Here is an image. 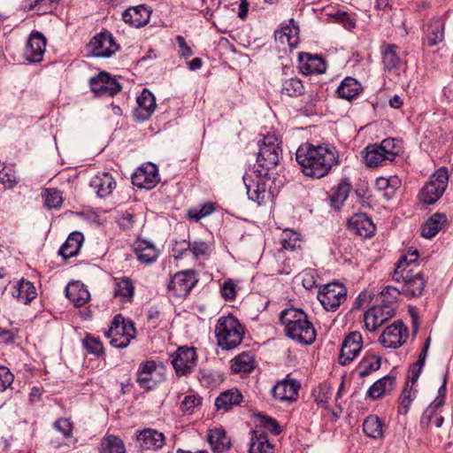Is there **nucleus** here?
<instances>
[{"label": "nucleus", "mask_w": 453, "mask_h": 453, "mask_svg": "<svg viewBox=\"0 0 453 453\" xmlns=\"http://www.w3.org/2000/svg\"><path fill=\"white\" fill-rule=\"evenodd\" d=\"M313 395L317 405L326 409L328 407V402L333 395V392L331 387L324 383L320 384L317 389L313 391Z\"/></svg>", "instance_id": "6e6d98bb"}, {"label": "nucleus", "mask_w": 453, "mask_h": 453, "mask_svg": "<svg viewBox=\"0 0 453 453\" xmlns=\"http://www.w3.org/2000/svg\"><path fill=\"white\" fill-rule=\"evenodd\" d=\"M45 49L46 38L42 33L34 31L26 43L25 58L30 63H39L43 58Z\"/></svg>", "instance_id": "aec40b11"}, {"label": "nucleus", "mask_w": 453, "mask_h": 453, "mask_svg": "<svg viewBox=\"0 0 453 453\" xmlns=\"http://www.w3.org/2000/svg\"><path fill=\"white\" fill-rule=\"evenodd\" d=\"M215 211L214 204L211 202L203 203L199 209L193 208L188 211V217L196 221L211 215Z\"/></svg>", "instance_id": "4d7b16f0"}, {"label": "nucleus", "mask_w": 453, "mask_h": 453, "mask_svg": "<svg viewBox=\"0 0 453 453\" xmlns=\"http://www.w3.org/2000/svg\"><path fill=\"white\" fill-rule=\"evenodd\" d=\"M134 294V286L129 278L115 279L114 296L122 303H130Z\"/></svg>", "instance_id": "ea45409f"}, {"label": "nucleus", "mask_w": 453, "mask_h": 453, "mask_svg": "<svg viewBox=\"0 0 453 453\" xmlns=\"http://www.w3.org/2000/svg\"><path fill=\"white\" fill-rule=\"evenodd\" d=\"M299 69L305 74L323 73L326 70L325 60L317 56L306 52L299 54Z\"/></svg>", "instance_id": "393cba45"}, {"label": "nucleus", "mask_w": 453, "mask_h": 453, "mask_svg": "<svg viewBox=\"0 0 453 453\" xmlns=\"http://www.w3.org/2000/svg\"><path fill=\"white\" fill-rule=\"evenodd\" d=\"M284 250L294 251L301 247L302 240L299 234L292 230H285L280 239Z\"/></svg>", "instance_id": "5fc2aeb1"}, {"label": "nucleus", "mask_w": 453, "mask_h": 453, "mask_svg": "<svg viewBox=\"0 0 453 453\" xmlns=\"http://www.w3.org/2000/svg\"><path fill=\"white\" fill-rule=\"evenodd\" d=\"M19 182L15 166L0 161V185L4 189H12Z\"/></svg>", "instance_id": "49530a36"}, {"label": "nucleus", "mask_w": 453, "mask_h": 453, "mask_svg": "<svg viewBox=\"0 0 453 453\" xmlns=\"http://www.w3.org/2000/svg\"><path fill=\"white\" fill-rule=\"evenodd\" d=\"M281 92L288 96H298L304 93V87L300 79L290 78L283 81Z\"/></svg>", "instance_id": "864d4df0"}, {"label": "nucleus", "mask_w": 453, "mask_h": 453, "mask_svg": "<svg viewBox=\"0 0 453 453\" xmlns=\"http://www.w3.org/2000/svg\"><path fill=\"white\" fill-rule=\"evenodd\" d=\"M198 380L203 386L213 388L223 380V376L217 371L203 368L199 371Z\"/></svg>", "instance_id": "8fccbe9b"}, {"label": "nucleus", "mask_w": 453, "mask_h": 453, "mask_svg": "<svg viewBox=\"0 0 453 453\" xmlns=\"http://www.w3.org/2000/svg\"><path fill=\"white\" fill-rule=\"evenodd\" d=\"M137 107L134 110V116L139 121L148 119L156 108L155 97L150 91L144 88L136 98Z\"/></svg>", "instance_id": "b1692460"}, {"label": "nucleus", "mask_w": 453, "mask_h": 453, "mask_svg": "<svg viewBox=\"0 0 453 453\" xmlns=\"http://www.w3.org/2000/svg\"><path fill=\"white\" fill-rule=\"evenodd\" d=\"M12 295L19 302L27 304L37 296V292L32 282L21 279L17 282Z\"/></svg>", "instance_id": "c85d7f7f"}, {"label": "nucleus", "mask_w": 453, "mask_h": 453, "mask_svg": "<svg viewBox=\"0 0 453 453\" xmlns=\"http://www.w3.org/2000/svg\"><path fill=\"white\" fill-rule=\"evenodd\" d=\"M449 173L444 166L440 167L420 191V199L427 204H434L444 194L448 186Z\"/></svg>", "instance_id": "1a4fd4ad"}, {"label": "nucleus", "mask_w": 453, "mask_h": 453, "mask_svg": "<svg viewBox=\"0 0 453 453\" xmlns=\"http://www.w3.org/2000/svg\"><path fill=\"white\" fill-rule=\"evenodd\" d=\"M395 140L384 139L380 144H369L364 150V159L367 166L377 167L387 161H393L398 153L395 150Z\"/></svg>", "instance_id": "423d86ee"}, {"label": "nucleus", "mask_w": 453, "mask_h": 453, "mask_svg": "<svg viewBox=\"0 0 453 453\" xmlns=\"http://www.w3.org/2000/svg\"><path fill=\"white\" fill-rule=\"evenodd\" d=\"M255 368V357L250 352H242L231 360L233 373H250Z\"/></svg>", "instance_id": "c9c22d12"}, {"label": "nucleus", "mask_w": 453, "mask_h": 453, "mask_svg": "<svg viewBox=\"0 0 453 453\" xmlns=\"http://www.w3.org/2000/svg\"><path fill=\"white\" fill-rule=\"evenodd\" d=\"M265 177L258 175V173H253V170L250 169L242 178L249 199L256 202L258 205L271 198Z\"/></svg>", "instance_id": "9d476101"}, {"label": "nucleus", "mask_w": 453, "mask_h": 453, "mask_svg": "<svg viewBox=\"0 0 453 453\" xmlns=\"http://www.w3.org/2000/svg\"><path fill=\"white\" fill-rule=\"evenodd\" d=\"M242 395L235 388L222 392L215 400V406L218 410L227 411L234 406L240 405L242 402Z\"/></svg>", "instance_id": "cd10ccee"}, {"label": "nucleus", "mask_w": 453, "mask_h": 453, "mask_svg": "<svg viewBox=\"0 0 453 453\" xmlns=\"http://www.w3.org/2000/svg\"><path fill=\"white\" fill-rule=\"evenodd\" d=\"M349 229L354 234L367 238L374 234L375 225L365 214H356L349 220Z\"/></svg>", "instance_id": "bb28decb"}, {"label": "nucleus", "mask_w": 453, "mask_h": 453, "mask_svg": "<svg viewBox=\"0 0 453 453\" xmlns=\"http://www.w3.org/2000/svg\"><path fill=\"white\" fill-rule=\"evenodd\" d=\"M207 439L214 453L225 452L231 446L230 439L222 428L210 430Z\"/></svg>", "instance_id": "473e14b6"}, {"label": "nucleus", "mask_w": 453, "mask_h": 453, "mask_svg": "<svg viewBox=\"0 0 453 453\" xmlns=\"http://www.w3.org/2000/svg\"><path fill=\"white\" fill-rule=\"evenodd\" d=\"M251 434L250 453H273V445L269 442L266 434L252 431Z\"/></svg>", "instance_id": "a18cd8bd"}, {"label": "nucleus", "mask_w": 453, "mask_h": 453, "mask_svg": "<svg viewBox=\"0 0 453 453\" xmlns=\"http://www.w3.org/2000/svg\"><path fill=\"white\" fill-rule=\"evenodd\" d=\"M196 363L197 355L194 347H179L175 351L174 358L172 359V366L179 377L189 375L196 366Z\"/></svg>", "instance_id": "ddd939ff"}, {"label": "nucleus", "mask_w": 453, "mask_h": 453, "mask_svg": "<svg viewBox=\"0 0 453 453\" xmlns=\"http://www.w3.org/2000/svg\"><path fill=\"white\" fill-rule=\"evenodd\" d=\"M300 383L295 379L286 378L272 389L273 397L280 402L293 403L298 398Z\"/></svg>", "instance_id": "412c9836"}, {"label": "nucleus", "mask_w": 453, "mask_h": 453, "mask_svg": "<svg viewBox=\"0 0 453 453\" xmlns=\"http://www.w3.org/2000/svg\"><path fill=\"white\" fill-rule=\"evenodd\" d=\"M408 336V329L402 320H395L388 326L380 337L385 348L397 349L402 346Z\"/></svg>", "instance_id": "dca6fc26"}, {"label": "nucleus", "mask_w": 453, "mask_h": 453, "mask_svg": "<svg viewBox=\"0 0 453 453\" xmlns=\"http://www.w3.org/2000/svg\"><path fill=\"white\" fill-rule=\"evenodd\" d=\"M175 50L180 58L185 59L190 58L194 54L191 46L188 44L186 39L182 35H177L175 38Z\"/></svg>", "instance_id": "052dcab7"}, {"label": "nucleus", "mask_w": 453, "mask_h": 453, "mask_svg": "<svg viewBox=\"0 0 453 453\" xmlns=\"http://www.w3.org/2000/svg\"><path fill=\"white\" fill-rule=\"evenodd\" d=\"M167 369L161 363L150 360L139 365L136 373V381L140 388L146 390L154 388L159 382L166 378Z\"/></svg>", "instance_id": "6e6552de"}, {"label": "nucleus", "mask_w": 453, "mask_h": 453, "mask_svg": "<svg viewBox=\"0 0 453 453\" xmlns=\"http://www.w3.org/2000/svg\"><path fill=\"white\" fill-rule=\"evenodd\" d=\"M334 17L338 23L342 24L348 30H352L356 27V19L346 12H337Z\"/></svg>", "instance_id": "e2e57ef3"}, {"label": "nucleus", "mask_w": 453, "mask_h": 453, "mask_svg": "<svg viewBox=\"0 0 453 453\" xmlns=\"http://www.w3.org/2000/svg\"><path fill=\"white\" fill-rule=\"evenodd\" d=\"M394 315L395 311L392 307H386L383 304L375 305L365 311V326L368 331L373 332Z\"/></svg>", "instance_id": "6ab92c4d"}, {"label": "nucleus", "mask_w": 453, "mask_h": 453, "mask_svg": "<svg viewBox=\"0 0 453 453\" xmlns=\"http://www.w3.org/2000/svg\"><path fill=\"white\" fill-rule=\"evenodd\" d=\"M116 180L108 172L98 173L89 181V186L100 198L109 196L116 188Z\"/></svg>", "instance_id": "5701e85b"}, {"label": "nucleus", "mask_w": 453, "mask_h": 453, "mask_svg": "<svg viewBox=\"0 0 453 453\" xmlns=\"http://www.w3.org/2000/svg\"><path fill=\"white\" fill-rule=\"evenodd\" d=\"M296 159L306 176L320 179L338 163V154L330 145L303 143L297 149Z\"/></svg>", "instance_id": "f257e3e1"}, {"label": "nucleus", "mask_w": 453, "mask_h": 453, "mask_svg": "<svg viewBox=\"0 0 453 453\" xmlns=\"http://www.w3.org/2000/svg\"><path fill=\"white\" fill-rule=\"evenodd\" d=\"M412 400H413V395L411 393V389H409V382H407L404 389L403 390V392L399 397L400 406L398 408V413L405 415L409 411V407H410Z\"/></svg>", "instance_id": "680f3d73"}, {"label": "nucleus", "mask_w": 453, "mask_h": 453, "mask_svg": "<svg viewBox=\"0 0 453 453\" xmlns=\"http://www.w3.org/2000/svg\"><path fill=\"white\" fill-rule=\"evenodd\" d=\"M447 222V216L443 213L433 214L422 226L421 235L430 239L435 236Z\"/></svg>", "instance_id": "e433bc0d"}, {"label": "nucleus", "mask_w": 453, "mask_h": 453, "mask_svg": "<svg viewBox=\"0 0 453 453\" xmlns=\"http://www.w3.org/2000/svg\"><path fill=\"white\" fill-rule=\"evenodd\" d=\"M82 345L88 353L96 357H99L104 352L102 342L90 334H87V336L83 339Z\"/></svg>", "instance_id": "13d9d810"}, {"label": "nucleus", "mask_w": 453, "mask_h": 453, "mask_svg": "<svg viewBox=\"0 0 453 453\" xmlns=\"http://www.w3.org/2000/svg\"><path fill=\"white\" fill-rule=\"evenodd\" d=\"M405 257L399 259L392 279L400 285L402 295L407 298L420 296L426 284L425 275L420 272L413 273L412 270H405Z\"/></svg>", "instance_id": "7ed1b4c3"}, {"label": "nucleus", "mask_w": 453, "mask_h": 453, "mask_svg": "<svg viewBox=\"0 0 453 453\" xmlns=\"http://www.w3.org/2000/svg\"><path fill=\"white\" fill-rule=\"evenodd\" d=\"M244 330L234 315L220 317L215 326L218 345L225 350H230L241 344Z\"/></svg>", "instance_id": "20e7f679"}, {"label": "nucleus", "mask_w": 453, "mask_h": 453, "mask_svg": "<svg viewBox=\"0 0 453 453\" xmlns=\"http://www.w3.org/2000/svg\"><path fill=\"white\" fill-rule=\"evenodd\" d=\"M131 179L134 186L151 189L160 180L157 166L150 162L144 163L135 170Z\"/></svg>", "instance_id": "2eb2a0df"}, {"label": "nucleus", "mask_w": 453, "mask_h": 453, "mask_svg": "<svg viewBox=\"0 0 453 453\" xmlns=\"http://www.w3.org/2000/svg\"><path fill=\"white\" fill-rule=\"evenodd\" d=\"M381 365V358L379 356L366 355L357 365L358 375L361 378L370 375L372 372L378 371Z\"/></svg>", "instance_id": "de8ad7c7"}, {"label": "nucleus", "mask_w": 453, "mask_h": 453, "mask_svg": "<svg viewBox=\"0 0 453 453\" xmlns=\"http://www.w3.org/2000/svg\"><path fill=\"white\" fill-rule=\"evenodd\" d=\"M289 22L292 26H282L280 29L275 31L274 36L275 40L280 42V43L295 47L298 42V27L294 24L293 19Z\"/></svg>", "instance_id": "58836bf2"}, {"label": "nucleus", "mask_w": 453, "mask_h": 453, "mask_svg": "<svg viewBox=\"0 0 453 453\" xmlns=\"http://www.w3.org/2000/svg\"><path fill=\"white\" fill-rule=\"evenodd\" d=\"M395 382V377L390 375L379 379L368 388L367 396L372 400L379 399L383 395L393 390Z\"/></svg>", "instance_id": "f704fd0d"}, {"label": "nucleus", "mask_w": 453, "mask_h": 453, "mask_svg": "<svg viewBox=\"0 0 453 453\" xmlns=\"http://www.w3.org/2000/svg\"><path fill=\"white\" fill-rule=\"evenodd\" d=\"M351 189V185L347 180H342L341 182L333 188V193L330 196L331 206L336 210L342 208L343 203L349 196Z\"/></svg>", "instance_id": "37998d69"}, {"label": "nucleus", "mask_w": 453, "mask_h": 453, "mask_svg": "<svg viewBox=\"0 0 453 453\" xmlns=\"http://www.w3.org/2000/svg\"><path fill=\"white\" fill-rule=\"evenodd\" d=\"M198 404H200V398L195 395H187L180 403V410L184 414L191 413Z\"/></svg>", "instance_id": "69168bd1"}, {"label": "nucleus", "mask_w": 453, "mask_h": 453, "mask_svg": "<svg viewBox=\"0 0 453 453\" xmlns=\"http://www.w3.org/2000/svg\"><path fill=\"white\" fill-rule=\"evenodd\" d=\"M44 200V204L48 208L60 207L63 202L61 192L56 188L46 189Z\"/></svg>", "instance_id": "bf43d9fd"}, {"label": "nucleus", "mask_w": 453, "mask_h": 453, "mask_svg": "<svg viewBox=\"0 0 453 453\" xmlns=\"http://www.w3.org/2000/svg\"><path fill=\"white\" fill-rule=\"evenodd\" d=\"M56 430L60 432L65 437H69L72 434L73 426L67 418H58L54 423Z\"/></svg>", "instance_id": "338daca9"}, {"label": "nucleus", "mask_w": 453, "mask_h": 453, "mask_svg": "<svg viewBox=\"0 0 453 453\" xmlns=\"http://www.w3.org/2000/svg\"><path fill=\"white\" fill-rule=\"evenodd\" d=\"M400 295H402L400 285L398 287L387 286L380 292L376 302L386 307H391Z\"/></svg>", "instance_id": "3c124183"}, {"label": "nucleus", "mask_w": 453, "mask_h": 453, "mask_svg": "<svg viewBox=\"0 0 453 453\" xmlns=\"http://www.w3.org/2000/svg\"><path fill=\"white\" fill-rule=\"evenodd\" d=\"M88 49L93 57L111 58L119 50V45L111 32L103 30L90 40Z\"/></svg>", "instance_id": "f8f14e48"}, {"label": "nucleus", "mask_w": 453, "mask_h": 453, "mask_svg": "<svg viewBox=\"0 0 453 453\" xmlns=\"http://www.w3.org/2000/svg\"><path fill=\"white\" fill-rule=\"evenodd\" d=\"M104 334L110 339V344L112 347L123 349L127 347L130 341L134 338L135 328L132 321L126 320L123 316L118 314Z\"/></svg>", "instance_id": "0eeeda50"}, {"label": "nucleus", "mask_w": 453, "mask_h": 453, "mask_svg": "<svg viewBox=\"0 0 453 453\" xmlns=\"http://www.w3.org/2000/svg\"><path fill=\"white\" fill-rule=\"evenodd\" d=\"M83 240L84 237L81 233L73 232L60 247L58 254L64 258H69L76 256L82 245Z\"/></svg>", "instance_id": "72a5a7b5"}, {"label": "nucleus", "mask_w": 453, "mask_h": 453, "mask_svg": "<svg viewBox=\"0 0 453 453\" xmlns=\"http://www.w3.org/2000/svg\"><path fill=\"white\" fill-rule=\"evenodd\" d=\"M172 250L174 252V258L179 259L190 250V243L186 240H183L180 242H175L174 247L172 249Z\"/></svg>", "instance_id": "774afa93"}, {"label": "nucleus", "mask_w": 453, "mask_h": 453, "mask_svg": "<svg viewBox=\"0 0 453 453\" xmlns=\"http://www.w3.org/2000/svg\"><path fill=\"white\" fill-rule=\"evenodd\" d=\"M13 374L5 366H0V392L4 391L12 384Z\"/></svg>", "instance_id": "0e129e2a"}, {"label": "nucleus", "mask_w": 453, "mask_h": 453, "mask_svg": "<svg viewBox=\"0 0 453 453\" xmlns=\"http://www.w3.org/2000/svg\"><path fill=\"white\" fill-rule=\"evenodd\" d=\"M58 0H26L25 7L35 10L38 14L50 13L56 8Z\"/></svg>", "instance_id": "603ef678"}, {"label": "nucleus", "mask_w": 453, "mask_h": 453, "mask_svg": "<svg viewBox=\"0 0 453 453\" xmlns=\"http://www.w3.org/2000/svg\"><path fill=\"white\" fill-rule=\"evenodd\" d=\"M383 424L378 416L370 415L363 422V431L368 437L380 439L383 435Z\"/></svg>", "instance_id": "09e8293b"}, {"label": "nucleus", "mask_w": 453, "mask_h": 453, "mask_svg": "<svg viewBox=\"0 0 453 453\" xmlns=\"http://www.w3.org/2000/svg\"><path fill=\"white\" fill-rule=\"evenodd\" d=\"M65 295L76 307L84 305L90 299L88 290L78 281L67 285Z\"/></svg>", "instance_id": "7c9ffc66"}, {"label": "nucleus", "mask_w": 453, "mask_h": 453, "mask_svg": "<svg viewBox=\"0 0 453 453\" xmlns=\"http://www.w3.org/2000/svg\"><path fill=\"white\" fill-rule=\"evenodd\" d=\"M280 321L285 326L286 335L303 345L316 340V330L307 315L300 309H285L280 312Z\"/></svg>", "instance_id": "f03ea898"}, {"label": "nucleus", "mask_w": 453, "mask_h": 453, "mask_svg": "<svg viewBox=\"0 0 453 453\" xmlns=\"http://www.w3.org/2000/svg\"><path fill=\"white\" fill-rule=\"evenodd\" d=\"M375 186L377 190L380 192L387 200H390L400 188L401 180L397 176H391L389 178L380 177L376 180Z\"/></svg>", "instance_id": "a19ab883"}, {"label": "nucleus", "mask_w": 453, "mask_h": 453, "mask_svg": "<svg viewBox=\"0 0 453 453\" xmlns=\"http://www.w3.org/2000/svg\"><path fill=\"white\" fill-rule=\"evenodd\" d=\"M257 144V168L252 169L253 173H258L260 176H267L268 172L279 164L281 149L279 146L277 138L273 135L264 136Z\"/></svg>", "instance_id": "39448f33"}, {"label": "nucleus", "mask_w": 453, "mask_h": 453, "mask_svg": "<svg viewBox=\"0 0 453 453\" xmlns=\"http://www.w3.org/2000/svg\"><path fill=\"white\" fill-rule=\"evenodd\" d=\"M134 447L140 452L157 450L165 443V435L156 429L137 430L134 436Z\"/></svg>", "instance_id": "4468645a"}, {"label": "nucleus", "mask_w": 453, "mask_h": 453, "mask_svg": "<svg viewBox=\"0 0 453 453\" xmlns=\"http://www.w3.org/2000/svg\"><path fill=\"white\" fill-rule=\"evenodd\" d=\"M196 282L193 271L176 273L172 277V293L177 297H185L188 295Z\"/></svg>", "instance_id": "4be33fe9"}, {"label": "nucleus", "mask_w": 453, "mask_h": 453, "mask_svg": "<svg viewBox=\"0 0 453 453\" xmlns=\"http://www.w3.org/2000/svg\"><path fill=\"white\" fill-rule=\"evenodd\" d=\"M150 18V12L143 4L131 6L122 13L123 21L134 27L145 26L149 22Z\"/></svg>", "instance_id": "a878e982"}, {"label": "nucleus", "mask_w": 453, "mask_h": 453, "mask_svg": "<svg viewBox=\"0 0 453 453\" xmlns=\"http://www.w3.org/2000/svg\"><path fill=\"white\" fill-rule=\"evenodd\" d=\"M445 21L440 17H434L427 24L426 41L430 47L435 46L444 39Z\"/></svg>", "instance_id": "c756f323"}, {"label": "nucleus", "mask_w": 453, "mask_h": 453, "mask_svg": "<svg viewBox=\"0 0 453 453\" xmlns=\"http://www.w3.org/2000/svg\"><path fill=\"white\" fill-rule=\"evenodd\" d=\"M134 249L138 260L145 264L152 263L158 256L154 244L147 240L138 239L134 242Z\"/></svg>", "instance_id": "2f4dec72"}, {"label": "nucleus", "mask_w": 453, "mask_h": 453, "mask_svg": "<svg viewBox=\"0 0 453 453\" xmlns=\"http://www.w3.org/2000/svg\"><path fill=\"white\" fill-rule=\"evenodd\" d=\"M347 288L344 285L331 282L324 285L318 293V299L327 311H334L346 301Z\"/></svg>", "instance_id": "9b49d317"}, {"label": "nucleus", "mask_w": 453, "mask_h": 453, "mask_svg": "<svg viewBox=\"0 0 453 453\" xmlns=\"http://www.w3.org/2000/svg\"><path fill=\"white\" fill-rule=\"evenodd\" d=\"M99 451L100 453H127L123 440L114 434H107L103 438Z\"/></svg>", "instance_id": "c03bdc74"}, {"label": "nucleus", "mask_w": 453, "mask_h": 453, "mask_svg": "<svg viewBox=\"0 0 453 453\" xmlns=\"http://www.w3.org/2000/svg\"><path fill=\"white\" fill-rule=\"evenodd\" d=\"M363 88L361 84L352 77L344 78L337 88V94L340 98L351 100L358 96Z\"/></svg>", "instance_id": "4c0bfd02"}, {"label": "nucleus", "mask_w": 453, "mask_h": 453, "mask_svg": "<svg viewBox=\"0 0 453 453\" xmlns=\"http://www.w3.org/2000/svg\"><path fill=\"white\" fill-rule=\"evenodd\" d=\"M89 86L96 95L107 96L117 95L121 88L119 83L105 72L90 78Z\"/></svg>", "instance_id": "a211bd4d"}, {"label": "nucleus", "mask_w": 453, "mask_h": 453, "mask_svg": "<svg viewBox=\"0 0 453 453\" xmlns=\"http://www.w3.org/2000/svg\"><path fill=\"white\" fill-rule=\"evenodd\" d=\"M362 346L363 338L361 334L356 331L349 333L342 342L339 363L342 365H349L359 354Z\"/></svg>", "instance_id": "f3484780"}, {"label": "nucleus", "mask_w": 453, "mask_h": 453, "mask_svg": "<svg viewBox=\"0 0 453 453\" xmlns=\"http://www.w3.org/2000/svg\"><path fill=\"white\" fill-rule=\"evenodd\" d=\"M397 50L398 47L395 44H384L381 47L382 64L385 70L390 72L399 66L401 58Z\"/></svg>", "instance_id": "79ce46f5"}]
</instances>
